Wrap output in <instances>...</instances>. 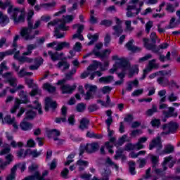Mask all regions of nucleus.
<instances>
[{
	"instance_id": "nucleus-1",
	"label": "nucleus",
	"mask_w": 180,
	"mask_h": 180,
	"mask_svg": "<svg viewBox=\"0 0 180 180\" xmlns=\"http://www.w3.org/2000/svg\"><path fill=\"white\" fill-rule=\"evenodd\" d=\"M112 61H115L112 68L110 69V74H115L117 70H122L124 72L128 71L129 78H132L134 74H139V66L135 65L133 68H130V65L127 63L126 59L117 55H114L112 57Z\"/></svg>"
},
{
	"instance_id": "nucleus-2",
	"label": "nucleus",
	"mask_w": 180,
	"mask_h": 180,
	"mask_svg": "<svg viewBox=\"0 0 180 180\" xmlns=\"http://www.w3.org/2000/svg\"><path fill=\"white\" fill-rule=\"evenodd\" d=\"M98 68H100L101 71H105V70H106L103 66H102V63H101V62L94 61L93 64L90 65L87 68L86 71L81 74V78L84 79L86 78V77H89V79L92 80L95 78L96 75H97V77H101L102 72L96 71Z\"/></svg>"
},
{
	"instance_id": "nucleus-3",
	"label": "nucleus",
	"mask_w": 180,
	"mask_h": 180,
	"mask_svg": "<svg viewBox=\"0 0 180 180\" xmlns=\"http://www.w3.org/2000/svg\"><path fill=\"white\" fill-rule=\"evenodd\" d=\"M74 19H75V15H63L61 19H59L58 25L55 28V33L57 39H63V37H64V34H58V32H60V30H62L63 32L70 30V27L66 25L67 23H71Z\"/></svg>"
},
{
	"instance_id": "nucleus-4",
	"label": "nucleus",
	"mask_w": 180,
	"mask_h": 180,
	"mask_svg": "<svg viewBox=\"0 0 180 180\" xmlns=\"http://www.w3.org/2000/svg\"><path fill=\"white\" fill-rule=\"evenodd\" d=\"M144 3L140 0H131L127 7L126 16L127 18H134L141 11V8H137V6L141 7Z\"/></svg>"
},
{
	"instance_id": "nucleus-5",
	"label": "nucleus",
	"mask_w": 180,
	"mask_h": 180,
	"mask_svg": "<svg viewBox=\"0 0 180 180\" xmlns=\"http://www.w3.org/2000/svg\"><path fill=\"white\" fill-rule=\"evenodd\" d=\"M8 13L11 15V18L13 20L15 25L25 22V11L18 8H13V5L9 6L8 8Z\"/></svg>"
},
{
	"instance_id": "nucleus-6",
	"label": "nucleus",
	"mask_w": 180,
	"mask_h": 180,
	"mask_svg": "<svg viewBox=\"0 0 180 180\" xmlns=\"http://www.w3.org/2000/svg\"><path fill=\"white\" fill-rule=\"evenodd\" d=\"M39 168V165L36 163H32L29 167H28V172L30 174H34V175L27 176L22 180H43V178L44 176H47L49 175V171L45 170L42 173V176L40 175V172L37 171V169Z\"/></svg>"
},
{
	"instance_id": "nucleus-7",
	"label": "nucleus",
	"mask_w": 180,
	"mask_h": 180,
	"mask_svg": "<svg viewBox=\"0 0 180 180\" xmlns=\"http://www.w3.org/2000/svg\"><path fill=\"white\" fill-rule=\"evenodd\" d=\"M39 33V30L33 31L30 27H23L20 31V36L26 41L33 40Z\"/></svg>"
},
{
	"instance_id": "nucleus-8",
	"label": "nucleus",
	"mask_w": 180,
	"mask_h": 180,
	"mask_svg": "<svg viewBox=\"0 0 180 180\" xmlns=\"http://www.w3.org/2000/svg\"><path fill=\"white\" fill-rule=\"evenodd\" d=\"M19 96L20 99L15 98V104L13 107L11 109V113H15L18 109H19V105L21 103H29V98H27V93L23 91H20Z\"/></svg>"
},
{
	"instance_id": "nucleus-9",
	"label": "nucleus",
	"mask_w": 180,
	"mask_h": 180,
	"mask_svg": "<svg viewBox=\"0 0 180 180\" xmlns=\"http://www.w3.org/2000/svg\"><path fill=\"white\" fill-rule=\"evenodd\" d=\"M70 44L69 42L63 41V42H57L53 41L47 44V47H50L51 49H53L56 51H61L63 49H70Z\"/></svg>"
},
{
	"instance_id": "nucleus-10",
	"label": "nucleus",
	"mask_w": 180,
	"mask_h": 180,
	"mask_svg": "<svg viewBox=\"0 0 180 180\" xmlns=\"http://www.w3.org/2000/svg\"><path fill=\"white\" fill-rule=\"evenodd\" d=\"M5 82L9 84L10 86H16L18 85V79L13 77V72H8L3 75Z\"/></svg>"
},
{
	"instance_id": "nucleus-11",
	"label": "nucleus",
	"mask_w": 180,
	"mask_h": 180,
	"mask_svg": "<svg viewBox=\"0 0 180 180\" xmlns=\"http://www.w3.org/2000/svg\"><path fill=\"white\" fill-rule=\"evenodd\" d=\"M5 136L8 143H9L11 147H13V148H16V147H23V143L16 142V141L13 139V135L11 134V132L6 131Z\"/></svg>"
},
{
	"instance_id": "nucleus-12",
	"label": "nucleus",
	"mask_w": 180,
	"mask_h": 180,
	"mask_svg": "<svg viewBox=\"0 0 180 180\" xmlns=\"http://www.w3.org/2000/svg\"><path fill=\"white\" fill-rule=\"evenodd\" d=\"M155 61H156L155 59H153L149 61L148 65L143 70V75L142 78H141V79H144V78H146V77H147V74H148V72H150V71L152 70H154V68H158L159 65H158V63H156Z\"/></svg>"
},
{
	"instance_id": "nucleus-13",
	"label": "nucleus",
	"mask_w": 180,
	"mask_h": 180,
	"mask_svg": "<svg viewBox=\"0 0 180 180\" xmlns=\"http://www.w3.org/2000/svg\"><path fill=\"white\" fill-rule=\"evenodd\" d=\"M60 134H61L60 131L57 129H52L49 131V137H53L54 141L56 142V144L61 146V144H64L65 141L58 138Z\"/></svg>"
},
{
	"instance_id": "nucleus-14",
	"label": "nucleus",
	"mask_w": 180,
	"mask_h": 180,
	"mask_svg": "<svg viewBox=\"0 0 180 180\" xmlns=\"http://www.w3.org/2000/svg\"><path fill=\"white\" fill-rule=\"evenodd\" d=\"M178 123L176 122H170L169 124H165L163 126V130L165 132H162L161 134H169V133H174L176 129H178Z\"/></svg>"
},
{
	"instance_id": "nucleus-15",
	"label": "nucleus",
	"mask_w": 180,
	"mask_h": 180,
	"mask_svg": "<svg viewBox=\"0 0 180 180\" xmlns=\"http://www.w3.org/2000/svg\"><path fill=\"white\" fill-rule=\"evenodd\" d=\"M84 88L86 91H87L86 94L84 95V99L86 101L89 100L91 98H92V93L95 92L96 91V86H94L92 84H86L84 85Z\"/></svg>"
},
{
	"instance_id": "nucleus-16",
	"label": "nucleus",
	"mask_w": 180,
	"mask_h": 180,
	"mask_svg": "<svg viewBox=\"0 0 180 180\" xmlns=\"http://www.w3.org/2000/svg\"><path fill=\"white\" fill-rule=\"evenodd\" d=\"M156 148L158 150H161L162 148V143H161V137L158 136L156 139H153L149 145V150H153V148Z\"/></svg>"
},
{
	"instance_id": "nucleus-17",
	"label": "nucleus",
	"mask_w": 180,
	"mask_h": 180,
	"mask_svg": "<svg viewBox=\"0 0 180 180\" xmlns=\"http://www.w3.org/2000/svg\"><path fill=\"white\" fill-rule=\"evenodd\" d=\"M148 157H150L151 162L153 165V170L154 171V172H155V174H161V172H162V170L157 169V167H155L157 166V164H158L160 161L158 156H155L154 155H148Z\"/></svg>"
},
{
	"instance_id": "nucleus-18",
	"label": "nucleus",
	"mask_w": 180,
	"mask_h": 180,
	"mask_svg": "<svg viewBox=\"0 0 180 180\" xmlns=\"http://www.w3.org/2000/svg\"><path fill=\"white\" fill-rule=\"evenodd\" d=\"M20 52L19 51H16L14 54V58L18 60L20 63H29L30 64L33 63L34 60L32 58L26 56H20Z\"/></svg>"
},
{
	"instance_id": "nucleus-19",
	"label": "nucleus",
	"mask_w": 180,
	"mask_h": 180,
	"mask_svg": "<svg viewBox=\"0 0 180 180\" xmlns=\"http://www.w3.org/2000/svg\"><path fill=\"white\" fill-rule=\"evenodd\" d=\"M115 23L117 25V26H114L112 27L113 30L115 31L114 34H122L123 33V28L122 27V20L119 19L117 17L115 18Z\"/></svg>"
},
{
	"instance_id": "nucleus-20",
	"label": "nucleus",
	"mask_w": 180,
	"mask_h": 180,
	"mask_svg": "<svg viewBox=\"0 0 180 180\" xmlns=\"http://www.w3.org/2000/svg\"><path fill=\"white\" fill-rule=\"evenodd\" d=\"M5 158V162H2V159H0V167L1 168V169H5L6 167H8V165H9L11 162L13 161V155L12 154H8L6 155Z\"/></svg>"
},
{
	"instance_id": "nucleus-21",
	"label": "nucleus",
	"mask_w": 180,
	"mask_h": 180,
	"mask_svg": "<svg viewBox=\"0 0 180 180\" xmlns=\"http://www.w3.org/2000/svg\"><path fill=\"white\" fill-rule=\"evenodd\" d=\"M77 88V85L74 84L72 86H70V84H63L60 87L62 94H72L73 91H75Z\"/></svg>"
},
{
	"instance_id": "nucleus-22",
	"label": "nucleus",
	"mask_w": 180,
	"mask_h": 180,
	"mask_svg": "<svg viewBox=\"0 0 180 180\" xmlns=\"http://www.w3.org/2000/svg\"><path fill=\"white\" fill-rule=\"evenodd\" d=\"M57 108V103L53 101L51 98H46L45 99V110H49V109H56Z\"/></svg>"
},
{
	"instance_id": "nucleus-23",
	"label": "nucleus",
	"mask_w": 180,
	"mask_h": 180,
	"mask_svg": "<svg viewBox=\"0 0 180 180\" xmlns=\"http://www.w3.org/2000/svg\"><path fill=\"white\" fill-rule=\"evenodd\" d=\"M102 179H98L96 176H94L92 180H109V176H110L111 172L110 169H103L101 170Z\"/></svg>"
},
{
	"instance_id": "nucleus-24",
	"label": "nucleus",
	"mask_w": 180,
	"mask_h": 180,
	"mask_svg": "<svg viewBox=\"0 0 180 180\" xmlns=\"http://www.w3.org/2000/svg\"><path fill=\"white\" fill-rule=\"evenodd\" d=\"M20 127L24 131H27V130H31V129L33 127V125L30 122H26V118H24V120L20 123Z\"/></svg>"
},
{
	"instance_id": "nucleus-25",
	"label": "nucleus",
	"mask_w": 180,
	"mask_h": 180,
	"mask_svg": "<svg viewBox=\"0 0 180 180\" xmlns=\"http://www.w3.org/2000/svg\"><path fill=\"white\" fill-rule=\"evenodd\" d=\"M110 53H112V51L110 49H105L102 51H96L94 50V55H96V57H100V58H105V57H108Z\"/></svg>"
},
{
	"instance_id": "nucleus-26",
	"label": "nucleus",
	"mask_w": 180,
	"mask_h": 180,
	"mask_svg": "<svg viewBox=\"0 0 180 180\" xmlns=\"http://www.w3.org/2000/svg\"><path fill=\"white\" fill-rule=\"evenodd\" d=\"M76 165L79 169V171H84L88 165H89V162L86 160H79L76 162Z\"/></svg>"
},
{
	"instance_id": "nucleus-27",
	"label": "nucleus",
	"mask_w": 180,
	"mask_h": 180,
	"mask_svg": "<svg viewBox=\"0 0 180 180\" xmlns=\"http://www.w3.org/2000/svg\"><path fill=\"white\" fill-rule=\"evenodd\" d=\"M98 148H99V144L97 143H89L86 146V151L87 153H94Z\"/></svg>"
},
{
	"instance_id": "nucleus-28",
	"label": "nucleus",
	"mask_w": 180,
	"mask_h": 180,
	"mask_svg": "<svg viewBox=\"0 0 180 180\" xmlns=\"http://www.w3.org/2000/svg\"><path fill=\"white\" fill-rule=\"evenodd\" d=\"M41 64H43V59L41 58H38L35 59V65H30L29 68L32 71H34L39 70V67H40Z\"/></svg>"
},
{
	"instance_id": "nucleus-29",
	"label": "nucleus",
	"mask_w": 180,
	"mask_h": 180,
	"mask_svg": "<svg viewBox=\"0 0 180 180\" xmlns=\"http://www.w3.org/2000/svg\"><path fill=\"white\" fill-rule=\"evenodd\" d=\"M115 140V138L112 137L110 139V141H107L105 143V148H107V150H108V152L110 153V154H113V153H115V151L112 150Z\"/></svg>"
},
{
	"instance_id": "nucleus-30",
	"label": "nucleus",
	"mask_w": 180,
	"mask_h": 180,
	"mask_svg": "<svg viewBox=\"0 0 180 180\" xmlns=\"http://www.w3.org/2000/svg\"><path fill=\"white\" fill-rule=\"evenodd\" d=\"M168 162H170V165H169V168H172V167H174V162L172 161V158L171 156L165 158L164 162L162 165L163 167V171H166L167 164H168Z\"/></svg>"
},
{
	"instance_id": "nucleus-31",
	"label": "nucleus",
	"mask_w": 180,
	"mask_h": 180,
	"mask_svg": "<svg viewBox=\"0 0 180 180\" xmlns=\"http://www.w3.org/2000/svg\"><path fill=\"white\" fill-rule=\"evenodd\" d=\"M9 23V18L8 15H4L2 12L0 11V25L1 26H6Z\"/></svg>"
},
{
	"instance_id": "nucleus-32",
	"label": "nucleus",
	"mask_w": 180,
	"mask_h": 180,
	"mask_svg": "<svg viewBox=\"0 0 180 180\" xmlns=\"http://www.w3.org/2000/svg\"><path fill=\"white\" fill-rule=\"evenodd\" d=\"M87 37L89 40H90V41L87 43V46H92V44H94L95 41H98L99 35L98 34H89Z\"/></svg>"
},
{
	"instance_id": "nucleus-33",
	"label": "nucleus",
	"mask_w": 180,
	"mask_h": 180,
	"mask_svg": "<svg viewBox=\"0 0 180 180\" xmlns=\"http://www.w3.org/2000/svg\"><path fill=\"white\" fill-rule=\"evenodd\" d=\"M105 167H114L117 171V169H119V166H117V165L116 164H114L112 160L109 158H107V159L105 160V164L103 166V168L102 169H105ZM106 169H109L106 168Z\"/></svg>"
},
{
	"instance_id": "nucleus-34",
	"label": "nucleus",
	"mask_w": 180,
	"mask_h": 180,
	"mask_svg": "<svg viewBox=\"0 0 180 180\" xmlns=\"http://www.w3.org/2000/svg\"><path fill=\"white\" fill-rule=\"evenodd\" d=\"M37 46H36V44H28L27 46V51L24 52L22 53V56H31L32 53V50H34L35 49H37Z\"/></svg>"
},
{
	"instance_id": "nucleus-35",
	"label": "nucleus",
	"mask_w": 180,
	"mask_h": 180,
	"mask_svg": "<svg viewBox=\"0 0 180 180\" xmlns=\"http://www.w3.org/2000/svg\"><path fill=\"white\" fill-rule=\"evenodd\" d=\"M58 68H60L62 71H65L70 68V63L65 61H60L58 63Z\"/></svg>"
},
{
	"instance_id": "nucleus-36",
	"label": "nucleus",
	"mask_w": 180,
	"mask_h": 180,
	"mask_svg": "<svg viewBox=\"0 0 180 180\" xmlns=\"http://www.w3.org/2000/svg\"><path fill=\"white\" fill-rule=\"evenodd\" d=\"M89 124V120L86 118H83L80 121V125H79V129L81 130H85V129H88V125Z\"/></svg>"
},
{
	"instance_id": "nucleus-37",
	"label": "nucleus",
	"mask_w": 180,
	"mask_h": 180,
	"mask_svg": "<svg viewBox=\"0 0 180 180\" xmlns=\"http://www.w3.org/2000/svg\"><path fill=\"white\" fill-rule=\"evenodd\" d=\"M16 178V166H13L11 172L6 176V180H14Z\"/></svg>"
},
{
	"instance_id": "nucleus-38",
	"label": "nucleus",
	"mask_w": 180,
	"mask_h": 180,
	"mask_svg": "<svg viewBox=\"0 0 180 180\" xmlns=\"http://www.w3.org/2000/svg\"><path fill=\"white\" fill-rule=\"evenodd\" d=\"M113 81V76L102 77L99 79V82H103V84H110Z\"/></svg>"
},
{
	"instance_id": "nucleus-39",
	"label": "nucleus",
	"mask_w": 180,
	"mask_h": 180,
	"mask_svg": "<svg viewBox=\"0 0 180 180\" xmlns=\"http://www.w3.org/2000/svg\"><path fill=\"white\" fill-rule=\"evenodd\" d=\"M138 85H139V80L137 79H135L133 82H129L127 87V91L130 92L133 89V86H137Z\"/></svg>"
},
{
	"instance_id": "nucleus-40",
	"label": "nucleus",
	"mask_w": 180,
	"mask_h": 180,
	"mask_svg": "<svg viewBox=\"0 0 180 180\" xmlns=\"http://www.w3.org/2000/svg\"><path fill=\"white\" fill-rule=\"evenodd\" d=\"M16 119L15 117H12L11 115H6L4 117V120H3V123H7L8 124H12Z\"/></svg>"
},
{
	"instance_id": "nucleus-41",
	"label": "nucleus",
	"mask_w": 180,
	"mask_h": 180,
	"mask_svg": "<svg viewBox=\"0 0 180 180\" xmlns=\"http://www.w3.org/2000/svg\"><path fill=\"white\" fill-rule=\"evenodd\" d=\"M27 153L32 155V157H39L41 155V150L38 151L37 149L34 150H27Z\"/></svg>"
},
{
	"instance_id": "nucleus-42",
	"label": "nucleus",
	"mask_w": 180,
	"mask_h": 180,
	"mask_svg": "<svg viewBox=\"0 0 180 180\" xmlns=\"http://www.w3.org/2000/svg\"><path fill=\"white\" fill-rule=\"evenodd\" d=\"M158 95V96H160V98H161L160 102H165V99L167 98V96H166L167 91L166 90L163 89V90L159 91Z\"/></svg>"
},
{
	"instance_id": "nucleus-43",
	"label": "nucleus",
	"mask_w": 180,
	"mask_h": 180,
	"mask_svg": "<svg viewBox=\"0 0 180 180\" xmlns=\"http://www.w3.org/2000/svg\"><path fill=\"white\" fill-rule=\"evenodd\" d=\"M12 54H13V50H8L6 52H1L0 53V61H2V60H4V58H5V57H6V56H12Z\"/></svg>"
},
{
	"instance_id": "nucleus-44",
	"label": "nucleus",
	"mask_w": 180,
	"mask_h": 180,
	"mask_svg": "<svg viewBox=\"0 0 180 180\" xmlns=\"http://www.w3.org/2000/svg\"><path fill=\"white\" fill-rule=\"evenodd\" d=\"M86 137H90L91 139H102V135L98 134H95V133H94L92 131H88L86 133Z\"/></svg>"
},
{
	"instance_id": "nucleus-45",
	"label": "nucleus",
	"mask_w": 180,
	"mask_h": 180,
	"mask_svg": "<svg viewBox=\"0 0 180 180\" xmlns=\"http://www.w3.org/2000/svg\"><path fill=\"white\" fill-rule=\"evenodd\" d=\"M41 8H44V9H50L56 6V2L43 3V4H41Z\"/></svg>"
},
{
	"instance_id": "nucleus-46",
	"label": "nucleus",
	"mask_w": 180,
	"mask_h": 180,
	"mask_svg": "<svg viewBox=\"0 0 180 180\" xmlns=\"http://www.w3.org/2000/svg\"><path fill=\"white\" fill-rule=\"evenodd\" d=\"M129 172L131 175H136V163L133 161L129 162Z\"/></svg>"
},
{
	"instance_id": "nucleus-47",
	"label": "nucleus",
	"mask_w": 180,
	"mask_h": 180,
	"mask_svg": "<svg viewBox=\"0 0 180 180\" xmlns=\"http://www.w3.org/2000/svg\"><path fill=\"white\" fill-rule=\"evenodd\" d=\"M44 89L48 91V92H55L56 87L53 86L51 84L46 83L44 84Z\"/></svg>"
},
{
	"instance_id": "nucleus-48",
	"label": "nucleus",
	"mask_w": 180,
	"mask_h": 180,
	"mask_svg": "<svg viewBox=\"0 0 180 180\" xmlns=\"http://www.w3.org/2000/svg\"><path fill=\"white\" fill-rule=\"evenodd\" d=\"M158 112V108L155 106V105H152V108L149 109L146 112L147 116H152L153 113H155Z\"/></svg>"
},
{
	"instance_id": "nucleus-49",
	"label": "nucleus",
	"mask_w": 180,
	"mask_h": 180,
	"mask_svg": "<svg viewBox=\"0 0 180 180\" xmlns=\"http://www.w3.org/2000/svg\"><path fill=\"white\" fill-rule=\"evenodd\" d=\"M34 109L38 110L39 115L43 113V111L41 110V105H40V103L37 101L34 102Z\"/></svg>"
},
{
	"instance_id": "nucleus-50",
	"label": "nucleus",
	"mask_w": 180,
	"mask_h": 180,
	"mask_svg": "<svg viewBox=\"0 0 180 180\" xmlns=\"http://www.w3.org/2000/svg\"><path fill=\"white\" fill-rule=\"evenodd\" d=\"M169 113L165 114V116L166 117H171V116H178L176 113H174V111L175 109L172 107H169L168 108Z\"/></svg>"
},
{
	"instance_id": "nucleus-51",
	"label": "nucleus",
	"mask_w": 180,
	"mask_h": 180,
	"mask_svg": "<svg viewBox=\"0 0 180 180\" xmlns=\"http://www.w3.org/2000/svg\"><path fill=\"white\" fill-rule=\"evenodd\" d=\"M27 154H29L27 150L25 151V150L21 149L17 153V157L18 158H25Z\"/></svg>"
},
{
	"instance_id": "nucleus-52",
	"label": "nucleus",
	"mask_w": 180,
	"mask_h": 180,
	"mask_svg": "<svg viewBox=\"0 0 180 180\" xmlns=\"http://www.w3.org/2000/svg\"><path fill=\"white\" fill-rule=\"evenodd\" d=\"M41 24V21L37 20L34 25H33V22H29L28 26H29V27H30L33 30V29H37V27H39Z\"/></svg>"
},
{
	"instance_id": "nucleus-53",
	"label": "nucleus",
	"mask_w": 180,
	"mask_h": 180,
	"mask_svg": "<svg viewBox=\"0 0 180 180\" xmlns=\"http://www.w3.org/2000/svg\"><path fill=\"white\" fill-rule=\"evenodd\" d=\"M125 26L127 32H133L134 30V27H131V21L125 20Z\"/></svg>"
},
{
	"instance_id": "nucleus-54",
	"label": "nucleus",
	"mask_w": 180,
	"mask_h": 180,
	"mask_svg": "<svg viewBox=\"0 0 180 180\" xmlns=\"http://www.w3.org/2000/svg\"><path fill=\"white\" fill-rule=\"evenodd\" d=\"M36 116V112L33 110H28L26 112L25 119H33Z\"/></svg>"
},
{
	"instance_id": "nucleus-55",
	"label": "nucleus",
	"mask_w": 180,
	"mask_h": 180,
	"mask_svg": "<svg viewBox=\"0 0 180 180\" xmlns=\"http://www.w3.org/2000/svg\"><path fill=\"white\" fill-rule=\"evenodd\" d=\"M86 109V106L84 103H79L76 106V110L77 112H84Z\"/></svg>"
},
{
	"instance_id": "nucleus-56",
	"label": "nucleus",
	"mask_w": 180,
	"mask_h": 180,
	"mask_svg": "<svg viewBox=\"0 0 180 180\" xmlns=\"http://www.w3.org/2000/svg\"><path fill=\"white\" fill-rule=\"evenodd\" d=\"M143 133V131L141 129H135L131 131L130 136L131 137H137V136H139V134H141Z\"/></svg>"
},
{
	"instance_id": "nucleus-57",
	"label": "nucleus",
	"mask_w": 180,
	"mask_h": 180,
	"mask_svg": "<svg viewBox=\"0 0 180 180\" xmlns=\"http://www.w3.org/2000/svg\"><path fill=\"white\" fill-rule=\"evenodd\" d=\"M113 22L110 20H101L100 25H102L103 26H106L107 27H109V26H112Z\"/></svg>"
},
{
	"instance_id": "nucleus-58",
	"label": "nucleus",
	"mask_w": 180,
	"mask_h": 180,
	"mask_svg": "<svg viewBox=\"0 0 180 180\" xmlns=\"http://www.w3.org/2000/svg\"><path fill=\"white\" fill-rule=\"evenodd\" d=\"M8 70V66H6V61H4L0 64V75H2L4 71H7Z\"/></svg>"
},
{
	"instance_id": "nucleus-59",
	"label": "nucleus",
	"mask_w": 180,
	"mask_h": 180,
	"mask_svg": "<svg viewBox=\"0 0 180 180\" xmlns=\"http://www.w3.org/2000/svg\"><path fill=\"white\" fill-rule=\"evenodd\" d=\"M65 12H67L65 6H62L61 10L58 12L55 13L53 14V16H61V15H63V13H65Z\"/></svg>"
},
{
	"instance_id": "nucleus-60",
	"label": "nucleus",
	"mask_w": 180,
	"mask_h": 180,
	"mask_svg": "<svg viewBox=\"0 0 180 180\" xmlns=\"http://www.w3.org/2000/svg\"><path fill=\"white\" fill-rule=\"evenodd\" d=\"M75 157V154L69 155L68 156L67 161L65 162V165H70L71 162H74V160H72V158H74Z\"/></svg>"
},
{
	"instance_id": "nucleus-61",
	"label": "nucleus",
	"mask_w": 180,
	"mask_h": 180,
	"mask_svg": "<svg viewBox=\"0 0 180 180\" xmlns=\"http://www.w3.org/2000/svg\"><path fill=\"white\" fill-rule=\"evenodd\" d=\"M14 167H16V169H18V168H19L20 169L21 172H23V171H25V169H26V163H25V162L18 163V164L14 165Z\"/></svg>"
},
{
	"instance_id": "nucleus-62",
	"label": "nucleus",
	"mask_w": 180,
	"mask_h": 180,
	"mask_svg": "<svg viewBox=\"0 0 180 180\" xmlns=\"http://www.w3.org/2000/svg\"><path fill=\"white\" fill-rule=\"evenodd\" d=\"M153 25H154V22L153 21H148L146 24V31L147 33H150V31L151 30V27H153Z\"/></svg>"
},
{
	"instance_id": "nucleus-63",
	"label": "nucleus",
	"mask_w": 180,
	"mask_h": 180,
	"mask_svg": "<svg viewBox=\"0 0 180 180\" xmlns=\"http://www.w3.org/2000/svg\"><path fill=\"white\" fill-rule=\"evenodd\" d=\"M82 49V44L81 42H76L73 46V50H75V51H81Z\"/></svg>"
},
{
	"instance_id": "nucleus-64",
	"label": "nucleus",
	"mask_w": 180,
	"mask_h": 180,
	"mask_svg": "<svg viewBox=\"0 0 180 180\" xmlns=\"http://www.w3.org/2000/svg\"><path fill=\"white\" fill-rule=\"evenodd\" d=\"M80 178H82L83 180H91L92 175H91V174L83 173L80 175Z\"/></svg>"
}]
</instances>
